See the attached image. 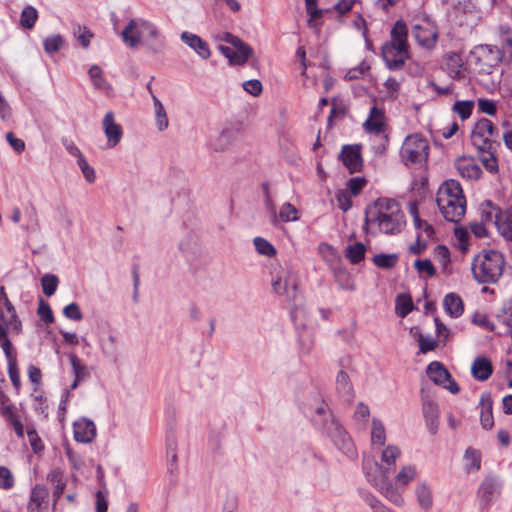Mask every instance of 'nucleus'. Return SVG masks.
<instances>
[{
    "mask_svg": "<svg viewBox=\"0 0 512 512\" xmlns=\"http://www.w3.org/2000/svg\"><path fill=\"white\" fill-rule=\"evenodd\" d=\"M77 40L84 48H88L90 45V40L93 37V34L86 27L78 26L77 30L74 32Z\"/></svg>",
    "mask_w": 512,
    "mask_h": 512,
    "instance_id": "63",
    "label": "nucleus"
},
{
    "mask_svg": "<svg viewBox=\"0 0 512 512\" xmlns=\"http://www.w3.org/2000/svg\"><path fill=\"white\" fill-rule=\"evenodd\" d=\"M58 283H59V281H58L57 276H55L53 274H45L41 278V285H42L43 293L47 297H51L56 292Z\"/></svg>",
    "mask_w": 512,
    "mask_h": 512,
    "instance_id": "47",
    "label": "nucleus"
},
{
    "mask_svg": "<svg viewBox=\"0 0 512 512\" xmlns=\"http://www.w3.org/2000/svg\"><path fill=\"white\" fill-rule=\"evenodd\" d=\"M396 314L400 317L407 316L413 310V302L409 295L400 294L395 300Z\"/></svg>",
    "mask_w": 512,
    "mask_h": 512,
    "instance_id": "41",
    "label": "nucleus"
},
{
    "mask_svg": "<svg viewBox=\"0 0 512 512\" xmlns=\"http://www.w3.org/2000/svg\"><path fill=\"white\" fill-rule=\"evenodd\" d=\"M472 322L480 327L485 328L488 331H493L495 329V325L490 321L488 316L484 313H475L472 317Z\"/></svg>",
    "mask_w": 512,
    "mask_h": 512,
    "instance_id": "62",
    "label": "nucleus"
},
{
    "mask_svg": "<svg viewBox=\"0 0 512 512\" xmlns=\"http://www.w3.org/2000/svg\"><path fill=\"white\" fill-rule=\"evenodd\" d=\"M455 168L462 178L468 180H477L482 174L481 168L471 157L462 156L457 158Z\"/></svg>",
    "mask_w": 512,
    "mask_h": 512,
    "instance_id": "21",
    "label": "nucleus"
},
{
    "mask_svg": "<svg viewBox=\"0 0 512 512\" xmlns=\"http://www.w3.org/2000/svg\"><path fill=\"white\" fill-rule=\"evenodd\" d=\"M236 134L235 129L224 128L220 133L210 138L209 146L216 152L225 151L235 140Z\"/></svg>",
    "mask_w": 512,
    "mask_h": 512,
    "instance_id": "22",
    "label": "nucleus"
},
{
    "mask_svg": "<svg viewBox=\"0 0 512 512\" xmlns=\"http://www.w3.org/2000/svg\"><path fill=\"white\" fill-rule=\"evenodd\" d=\"M365 502L369 505V507L373 510V512H394L384 506L375 496L366 495Z\"/></svg>",
    "mask_w": 512,
    "mask_h": 512,
    "instance_id": "64",
    "label": "nucleus"
},
{
    "mask_svg": "<svg viewBox=\"0 0 512 512\" xmlns=\"http://www.w3.org/2000/svg\"><path fill=\"white\" fill-rule=\"evenodd\" d=\"M505 259L496 250L483 251L472 262V273L479 283H496L503 274Z\"/></svg>",
    "mask_w": 512,
    "mask_h": 512,
    "instance_id": "6",
    "label": "nucleus"
},
{
    "mask_svg": "<svg viewBox=\"0 0 512 512\" xmlns=\"http://www.w3.org/2000/svg\"><path fill=\"white\" fill-rule=\"evenodd\" d=\"M327 436L331 438L335 446L346 456L349 458H355L357 456L355 446L350 436L340 423L332 429Z\"/></svg>",
    "mask_w": 512,
    "mask_h": 512,
    "instance_id": "15",
    "label": "nucleus"
},
{
    "mask_svg": "<svg viewBox=\"0 0 512 512\" xmlns=\"http://www.w3.org/2000/svg\"><path fill=\"white\" fill-rule=\"evenodd\" d=\"M276 217H277V221H276L275 225H277L279 221L280 222L297 221L299 219V214H298V210L295 208L294 205H292L289 202H286L281 206L279 214L278 215L276 214Z\"/></svg>",
    "mask_w": 512,
    "mask_h": 512,
    "instance_id": "40",
    "label": "nucleus"
},
{
    "mask_svg": "<svg viewBox=\"0 0 512 512\" xmlns=\"http://www.w3.org/2000/svg\"><path fill=\"white\" fill-rule=\"evenodd\" d=\"M339 159L351 174L360 171L363 166L360 145L343 146Z\"/></svg>",
    "mask_w": 512,
    "mask_h": 512,
    "instance_id": "17",
    "label": "nucleus"
},
{
    "mask_svg": "<svg viewBox=\"0 0 512 512\" xmlns=\"http://www.w3.org/2000/svg\"><path fill=\"white\" fill-rule=\"evenodd\" d=\"M465 470L467 472L478 471L481 467V453L473 448H468L464 455Z\"/></svg>",
    "mask_w": 512,
    "mask_h": 512,
    "instance_id": "38",
    "label": "nucleus"
},
{
    "mask_svg": "<svg viewBox=\"0 0 512 512\" xmlns=\"http://www.w3.org/2000/svg\"><path fill=\"white\" fill-rule=\"evenodd\" d=\"M77 164L80 167L86 181L93 183L96 179L95 170L88 164L85 157H80V159L77 160Z\"/></svg>",
    "mask_w": 512,
    "mask_h": 512,
    "instance_id": "58",
    "label": "nucleus"
},
{
    "mask_svg": "<svg viewBox=\"0 0 512 512\" xmlns=\"http://www.w3.org/2000/svg\"><path fill=\"white\" fill-rule=\"evenodd\" d=\"M121 38L129 48L143 44L153 53H159L164 47L157 27L142 18L131 19L121 32Z\"/></svg>",
    "mask_w": 512,
    "mask_h": 512,
    "instance_id": "3",
    "label": "nucleus"
},
{
    "mask_svg": "<svg viewBox=\"0 0 512 512\" xmlns=\"http://www.w3.org/2000/svg\"><path fill=\"white\" fill-rule=\"evenodd\" d=\"M102 69L98 65H92L88 71L90 80L95 89L108 92L111 85L103 78Z\"/></svg>",
    "mask_w": 512,
    "mask_h": 512,
    "instance_id": "35",
    "label": "nucleus"
},
{
    "mask_svg": "<svg viewBox=\"0 0 512 512\" xmlns=\"http://www.w3.org/2000/svg\"><path fill=\"white\" fill-rule=\"evenodd\" d=\"M415 269L420 273H425L429 277L436 274V269L429 259H418L414 262Z\"/></svg>",
    "mask_w": 512,
    "mask_h": 512,
    "instance_id": "53",
    "label": "nucleus"
},
{
    "mask_svg": "<svg viewBox=\"0 0 512 512\" xmlns=\"http://www.w3.org/2000/svg\"><path fill=\"white\" fill-rule=\"evenodd\" d=\"M471 373L476 380L486 381L493 373L491 361L485 356L475 358L471 365Z\"/></svg>",
    "mask_w": 512,
    "mask_h": 512,
    "instance_id": "24",
    "label": "nucleus"
},
{
    "mask_svg": "<svg viewBox=\"0 0 512 512\" xmlns=\"http://www.w3.org/2000/svg\"><path fill=\"white\" fill-rule=\"evenodd\" d=\"M398 257L396 254H376L373 257V263L383 269H390L397 263Z\"/></svg>",
    "mask_w": 512,
    "mask_h": 512,
    "instance_id": "48",
    "label": "nucleus"
},
{
    "mask_svg": "<svg viewBox=\"0 0 512 512\" xmlns=\"http://www.w3.org/2000/svg\"><path fill=\"white\" fill-rule=\"evenodd\" d=\"M153 104H154V110H155L156 126L160 131H163L169 125L165 108H164L162 102L155 95H153Z\"/></svg>",
    "mask_w": 512,
    "mask_h": 512,
    "instance_id": "39",
    "label": "nucleus"
},
{
    "mask_svg": "<svg viewBox=\"0 0 512 512\" xmlns=\"http://www.w3.org/2000/svg\"><path fill=\"white\" fill-rule=\"evenodd\" d=\"M37 313L46 324L54 322V316L50 305L42 299L39 301Z\"/></svg>",
    "mask_w": 512,
    "mask_h": 512,
    "instance_id": "55",
    "label": "nucleus"
},
{
    "mask_svg": "<svg viewBox=\"0 0 512 512\" xmlns=\"http://www.w3.org/2000/svg\"><path fill=\"white\" fill-rule=\"evenodd\" d=\"M423 414L429 432L436 434L439 426V409L437 404L431 401L424 402Z\"/></svg>",
    "mask_w": 512,
    "mask_h": 512,
    "instance_id": "26",
    "label": "nucleus"
},
{
    "mask_svg": "<svg viewBox=\"0 0 512 512\" xmlns=\"http://www.w3.org/2000/svg\"><path fill=\"white\" fill-rule=\"evenodd\" d=\"M3 306L5 307L7 313L9 316L7 317L3 310L0 309V320L6 324L7 326L11 327V330L17 334L21 333L22 331V323L21 320L18 318L16 309L13 306V304L8 300V303H3Z\"/></svg>",
    "mask_w": 512,
    "mask_h": 512,
    "instance_id": "28",
    "label": "nucleus"
},
{
    "mask_svg": "<svg viewBox=\"0 0 512 512\" xmlns=\"http://www.w3.org/2000/svg\"><path fill=\"white\" fill-rule=\"evenodd\" d=\"M412 36L419 45L431 48L436 43L437 31L429 22L424 21L422 24H415L412 27Z\"/></svg>",
    "mask_w": 512,
    "mask_h": 512,
    "instance_id": "18",
    "label": "nucleus"
},
{
    "mask_svg": "<svg viewBox=\"0 0 512 512\" xmlns=\"http://www.w3.org/2000/svg\"><path fill=\"white\" fill-rule=\"evenodd\" d=\"M100 350L103 356L113 362H116L119 355L116 336L110 334L106 338L99 340Z\"/></svg>",
    "mask_w": 512,
    "mask_h": 512,
    "instance_id": "31",
    "label": "nucleus"
},
{
    "mask_svg": "<svg viewBox=\"0 0 512 512\" xmlns=\"http://www.w3.org/2000/svg\"><path fill=\"white\" fill-rule=\"evenodd\" d=\"M312 421L314 426L326 435L339 424V421L333 416L329 406L324 401H321L315 407Z\"/></svg>",
    "mask_w": 512,
    "mask_h": 512,
    "instance_id": "12",
    "label": "nucleus"
},
{
    "mask_svg": "<svg viewBox=\"0 0 512 512\" xmlns=\"http://www.w3.org/2000/svg\"><path fill=\"white\" fill-rule=\"evenodd\" d=\"M255 250L260 255L274 257L277 254L275 247L265 238L257 236L253 239Z\"/></svg>",
    "mask_w": 512,
    "mask_h": 512,
    "instance_id": "43",
    "label": "nucleus"
},
{
    "mask_svg": "<svg viewBox=\"0 0 512 512\" xmlns=\"http://www.w3.org/2000/svg\"><path fill=\"white\" fill-rule=\"evenodd\" d=\"M219 50L227 57L231 64L243 65L248 58L252 55V49L250 46L241 47L239 49H232L228 46H220Z\"/></svg>",
    "mask_w": 512,
    "mask_h": 512,
    "instance_id": "25",
    "label": "nucleus"
},
{
    "mask_svg": "<svg viewBox=\"0 0 512 512\" xmlns=\"http://www.w3.org/2000/svg\"><path fill=\"white\" fill-rule=\"evenodd\" d=\"M327 436L331 438L335 446L346 456L349 458H355L357 456L355 446L350 436L340 423L332 429Z\"/></svg>",
    "mask_w": 512,
    "mask_h": 512,
    "instance_id": "16",
    "label": "nucleus"
},
{
    "mask_svg": "<svg viewBox=\"0 0 512 512\" xmlns=\"http://www.w3.org/2000/svg\"><path fill=\"white\" fill-rule=\"evenodd\" d=\"M338 207L346 212L352 207L351 195L346 190H339L335 195Z\"/></svg>",
    "mask_w": 512,
    "mask_h": 512,
    "instance_id": "56",
    "label": "nucleus"
},
{
    "mask_svg": "<svg viewBox=\"0 0 512 512\" xmlns=\"http://www.w3.org/2000/svg\"><path fill=\"white\" fill-rule=\"evenodd\" d=\"M429 144L427 140L419 134L408 135L400 149V156L403 163L421 165L428 158Z\"/></svg>",
    "mask_w": 512,
    "mask_h": 512,
    "instance_id": "7",
    "label": "nucleus"
},
{
    "mask_svg": "<svg viewBox=\"0 0 512 512\" xmlns=\"http://www.w3.org/2000/svg\"><path fill=\"white\" fill-rule=\"evenodd\" d=\"M74 439L80 443H90L96 437V426L87 418H80L73 424Z\"/></svg>",
    "mask_w": 512,
    "mask_h": 512,
    "instance_id": "19",
    "label": "nucleus"
},
{
    "mask_svg": "<svg viewBox=\"0 0 512 512\" xmlns=\"http://www.w3.org/2000/svg\"><path fill=\"white\" fill-rule=\"evenodd\" d=\"M501 482L498 477L488 475L478 489V497L483 506H490L500 495Z\"/></svg>",
    "mask_w": 512,
    "mask_h": 512,
    "instance_id": "13",
    "label": "nucleus"
},
{
    "mask_svg": "<svg viewBox=\"0 0 512 512\" xmlns=\"http://www.w3.org/2000/svg\"><path fill=\"white\" fill-rule=\"evenodd\" d=\"M427 375L435 384L445 385L451 374L442 363L433 361L427 366Z\"/></svg>",
    "mask_w": 512,
    "mask_h": 512,
    "instance_id": "29",
    "label": "nucleus"
},
{
    "mask_svg": "<svg viewBox=\"0 0 512 512\" xmlns=\"http://www.w3.org/2000/svg\"><path fill=\"white\" fill-rule=\"evenodd\" d=\"M386 441V431L383 423L377 419H372V426H371V443L372 446H383Z\"/></svg>",
    "mask_w": 512,
    "mask_h": 512,
    "instance_id": "37",
    "label": "nucleus"
},
{
    "mask_svg": "<svg viewBox=\"0 0 512 512\" xmlns=\"http://www.w3.org/2000/svg\"><path fill=\"white\" fill-rule=\"evenodd\" d=\"M417 477V468L414 465L403 466L401 470L395 476L396 486L400 492L415 478Z\"/></svg>",
    "mask_w": 512,
    "mask_h": 512,
    "instance_id": "34",
    "label": "nucleus"
},
{
    "mask_svg": "<svg viewBox=\"0 0 512 512\" xmlns=\"http://www.w3.org/2000/svg\"><path fill=\"white\" fill-rule=\"evenodd\" d=\"M443 306L451 317L457 318L464 312V304L460 296L455 293H448L443 300Z\"/></svg>",
    "mask_w": 512,
    "mask_h": 512,
    "instance_id": "30",
    "label": "nucleus"
},
{
    "mask_svg": "<svg viewBox=\"0 0 512 512\" xmlns=\"http://www.w3.org/2000/svg\"><path fill=\"white\" fill-rule=\"evenodd\" d=\"M405 216L399 203L390 198H379L365 211L364 230L376 234L373 227L384 234L394 235L401 232L405 225Z\"/></svg>",
    "mask_w": 512,
    "mask_h": 512,
    "instance_id": "2",
    "label": "nucleus"
},
{
    "mask_svg": "<svg viewBox=\"0 0 512 512\" xmlns=\"http://www.w3.org/2000/svg\"><path fill=\"white\" fill-rule=\"evenodd\" d=\"M272 287L276 294L295 299L297 296L298 282L294 273L283 271L272 281Z\"/></svg>",
    "mask_w": 512,
    "mask_h": 512,
    "instance_id": "11",
    "label": "nucleus"
},
{
    "mask_svg": "<svg viewBox=\"0 0 512 512\" xmlns=\"http://www.w3.org/2000/svg\"><path fill=\"white\" fill-rule=\"evenodd\" d=\"M38 18L37 10L32 6H26L21 13L20 23L26 29H32Z\"/></svg>",
    "mask_w": 512,
    "mask_h": 512,
    "instance_id": "46",
    "label": "nucleus"
},
{
    "mask_svg": "<svg viewBox=\"0 0 512 512\" xmlns=\"http://www.w3.org/2000/svg\"><path fill=\"white\" fill-rule=\"evenodd\" d=\"M480 153V159L482 161L483 166L487 171L490 173H497L498 172V161L495 156L496 148L491 150H485V152H479Z\"/></svg>",
    "mask_w": 512,
    "mask_h": 512,
    "instance_id": "45",
    "label": "nucleus"
},
{
    "mask_svg": "<svg viewBox=\"0 0 512 512\" xmlns=\"http://www.w3.org/2000/svg\"><path fill=\"white\" fill-rule=\"evenodd\" d=\"M503 211L504 210L492 205L491 202H488L486 206H483L481 209V220L483 223H493L497 227L498 215L502 214Z\"/></svg>",
    "mask_w": 512,
    "mask_h": 512,
    "instance_id": "44",
    "label": "nucleus"
},
{
    "mask_svg": "<svg viewBox=\"0 0 512 512\" xmlns=\"http://www.w3.org/2000/svg\"><path fill=\"white\" fill-rule=\"evenodd\" d=\"M69 360L72 366L75 378L84 380L89 375L87 367L81 362V360L75 355H69Z\"/></svg>",
    "mask_w": 512,
    "mask_h": 512,
    "instance_id": "50",
    "label": "nucleus"
},
{
    "mask_svg": "<svg viewBox=\"0 0 512 512\" xmlns=\"http://www.w3.org/2000/svg\"><path fill=\"white\" fill-rule=\"evenodd\" d=\"M102 127L106 137V148L111 149L117 146L123 137V129L120 124L115 122L112 111L105 114L102 120Z\"/></svg>",
    "mask_w": 512,
    "mask_h": 512,
    "instance_id": "14",
    "label": "nucleus"
},
{
    "mask_svg": "<svg viewBox=\"0 0 512 512\" xmlns=\"http://www.w3.org/2000/svg\"><path fill=\"white\" fill-rule=\"evenodd\" d=\"M44 50L49 53H55L59 51L63 45V38L60 35H53L48 37L43 42Z\"/></svg>",
    "mask_w": 512,
    "mask_h": 512,
    "instance_id": "51",
    "label": "nucleus"
},
{
    "mask_svg": "<svg viewBox=\"0 0 512 512\" xmlns=\"http://www.w3.org/2000/svg\"><path fill=\"white\" fill-rule=\"evenodd\" d=\"M244 91L249 93L250 95L257 97L263 91L262 83L257 79L247 80L242 84Z\"/></svg>",
    "mask_w": 512,
    "mask_h": 512,
    "instance_id": "59",
    "label": "nucleus"
},
{
    "mask_svg": "<svg viewBox=\"0 0 512 512\" xmlns=\"http://www.w3.org/2000/svg\"><path fill=\"white\" fill-rule=\"evenodd\" d=\"M497 136L498 131L494 124L490 120L482 118L476 122L472 130L471 140L478 152H485V150H491L499 146V142L496 141Z\"/></svg>",
    "mask_w": 512,
    "mask_h": 512,
    "instance_id": "8",
    "label": "nucleus"
},
{
    "mask_svg": "<svg viewBox=\"0 0 512 512\" xmlns=\"http://www.w3.org/2000/svg\"><path fill=\"white\" fill-rule=\"evenodd\" d=\"M400 455L401 451L397 446L388 445L381 451V464L370 459H364L362 464L367 481L396 506L403 505L404 499L389 477Z\"/></svg>",
    "mask_w": 512,
    "mask_h": 512,
    "instance_id": "1",
    "label": "nucleus"
},
{
    "mask_svg": "<svg viewBox=\"0 0 512 512\" xmlns=\"http://www.w3.org/2000/svg\"><path fill=\"white\" fill-rule=\"evenodd\" d=\"M180 39L183 43H185L188 47H190L197 55L203 60H207L211 56V50L206 41H204L198 35L184 31L180 35Z\"/></svg>",
    "mask_w": 512,
    "mask_h": 512,
    "instance_id": "20",
    "label": "nucleus"
},
{
    "mask_svg": "<svg viewBox=\"0 0 512 512\" xmlns=\"http://www.w3.org/2000/svg\"><path fill=\"white\" fill-rule=\"evenodd\" d=\"M436 202L444 218L450 222H458L466 212V199L460 183L450 179L438 189Z\"/></svg>",
    "mask_w": 512,
    "mask_h": 512,
    "instance_id": "4",
    "label": "nucleus"
},
{
    "mask_svg": "<svg viewBox=\"0 0 512 512\" xmlns=\"http://www.w3.org/2000/svg\"><path fill=\"white\" fill-rule=\"evenodd\" d=\"M26 433L32 447V450L35 453L40 452L43 449V444L41 438L38 436L35 428L33 426L26 425Z\"/></svg>",
    "mask_w": 512,
    "mask_h": 512,
    "instance_id": "52",
    "label": "nucleus"
},
{
    "mask_svg": "<svg viewBox=\"0 0 512 512\" xmlns=\"http://www.w3.org/2000/svg\"><path fill=\"white\" fill-rule=\"evenodd\" d=\"M0 415L5 419V421L12 426L15 431V434L18 438H24V423L22 421V416L17 412V408L15 405L6 409Z\"/></svg>",
    "mask_w": 512,
    "mask_h": 512,
    "instance_id": "27",
    "label": "nucleus"
},
{
    "mask_svg": "<svg viewBox=\"0 0 512 512\" xmlns=\"http://www.w3.org/2000/svg\"><path fill=\"white\" fill-rule=\"evenodd\" d=\"M351 364L352 358L350 356L341 357L338 361L340 369L335 377V391L338 397L348 404H350L355 397L354 387L347 371Z\"/></svg>",
    "mask_w": 512,
    "mask_h": 512,
    "instance_id": "9",
    "label": "nucleus"
},
{
    "mask_svg": "<svg viewBox=\"0 0 512 512\" xmlns=\"http://www.w3.org/2000/svg\"><path fill=\"white\" fill-rule=\"evenodd\" d=\"M435 257L442 265L443 269L446 270L450 263V252L449 249L444 245H438L435 248Z\"/></svg>",
    "mask_w": 512,
    "mask_h": 512,
    "instance_id": "60",
    "label": "nucleus"
},
{
    "mask_svg": "<svg viewBox=\"0 0 512 512\" xmlns=\"http://www.w3.org/2000/svg\"><path fill=\"white\" fill-rule=\"evenodd\" d=\"M364 127L368 132L380 134L385 128V114L376 105L371 107L369 116L364 123Z\"/></svg>",
    "mask_w": 512,
    "mask_h": 512,
    "instance_id": "23",
    "label": "nucleus"
},
{
    "mask_svg": "<svg viewBox=\"0 0 512 512\" xmlns=\"http://www.w3.org/2000/svg\"><path fill=\"white\" fill-rule=\"evenodd\" d=\"M481 416L480 421L484 429H491L494 425L492 413V399L489 394H483L480 398Z\"/></svg>",
    "mask_w": 512,
    "mask_h": 512,
    "instance_id": "32",
    "label": "nucleus"
},
{
    "mask_svg": "<svg viewBox=\"0 0 512 512\" xmlns=\"http://www.w3.org/2000/svg\"><path fill=\"white\" fill-rule=\"evenodd\" d=\"M407 36L406 24L398 20L391 29L390 41L382 46V57L390 70L401 69L408 59Z\"/></svg>",
    "mask_w": 512,
    "mask_h": 512,
    "instance_id": "5",
    "label": "nucleus"
},
{
    "mask_svg": "<svg viewBox=\"0 0 512 512\" xmlns=\"http://www.w3.org/2000/svg\"><path fill=\"white\" fill-rule=\"evenodd\" d=\"M63 314L66 318L74 320V321H80L83 318V314L78 306L77 303H70L63 309Z\"/></svg>",
    "mask_w": 512,
    "mask_h": 512,
    "instance_id": "61",
    "label": "nucleus"
},
{
    "mask_svg": "<svg viewBox=\"0 0 512 512\" xmlns=\"http://www.w3.org/2000/svg\"><path fill=\"white\" fill-rule=\"evenodd\" d=\"M8 375L12 385L18 391L21 387L20 372L17 366V360H12L8 363Z\"/></svg>",
    "mask_w": 512,
    "mask_h": 512,
    "instance_id": "57",
    "label": "nucleus"
},
{
    "mask_svg": "<svg viewBox=\"0 0 512 512\" xmlns=\"http://www.w3.org/2000/svg\"><path fill=\"white\" fill-rule=\"evenodd\" d=\"M497 231L506 240L512 241V209H506L498 215Z\"/></svg>",
    "mask_w": 512,
    "mask_h": 512,
    "instance_id": "33",
    "label": "nucleus"
},
{
    "mask_svg": "<svg viewBox=\"0 0 512 512\" xmlns=\"http://www.w3.org/2000/svg\"><path fill=\"white\" fill-rule=\"evenodd\" d=\"M366 247L364 244L357 242L346 248V257L352 264H358L365 257Z\"/></svg>",
    "mask_w": 512,
    "mask_h": 512,
    "instance_id": "42",
    "label": "nucleus"
},
{
    "mask_svg": "<svg viewBox=\"0 0 512 512\" xmlns=\"http://www.w3.org/2000/svg\"><path fill=\"white\" fill-rule=\"evenodd\" d=\"M474 102L471 100L456 101L453 105V111L462 119L466 120L471 116Z\"/></svg>",
    "mask_w": 512,
    "mask_h": 512,
    "instance_id": "49",
    "label": "nucleus"
},
{
    "mask_svg": "<svg viewBox=\"0 0 512 512\" xmlns=\"http://www.w3.org/2000/svg\"><path fill=\"white\" fill-rule=\"evenodd\" d=\"M415 493L417 496V501L421 508H423L425 510L431 508V506L433 504V496H432L431 488L429 487V485L427 483H425V482L419 483L416 488Z\"/></svg>",
    "mask_w": 512,
    "mask_h": 512,
    "instance_id": "36",
    "label": "nucleus"
},
{
    "mask_svg": "<svg viewBox=\"0 0 512 512\" xmlns=\"http://www.w3.org/2000/svg\"><path fill=\"white\" fill-rule=\"evenodd\" d=\"M471 57L475 59L482 71L489 72L492 67L502 61L504 52L497 46L484 44L476 46L471 51Z\"/></svg>",
    "mask_w": 512,
    "mask_h": 512,
    "instance_id": "10",
    "label": "nucleus"
},
{
    "mask_svg": "<svg viewBox=\"0 0 512 512\" xmlns=\"http://www.w3.org/2000/svg\"><path fill=\"white\" fill-rule=\"evenodd\" d=\"M369 416H370V409H369L368 405L365 404L364 402H359L356 405V408H355V411L353 414V419L358 423L365 424L366 421L368 420Z\"/></svg>",
    "mask_w": 512,
    "mask_h": 512,
    "instance_id": "54",
    "label": "nucleus"
}]
</instances>
